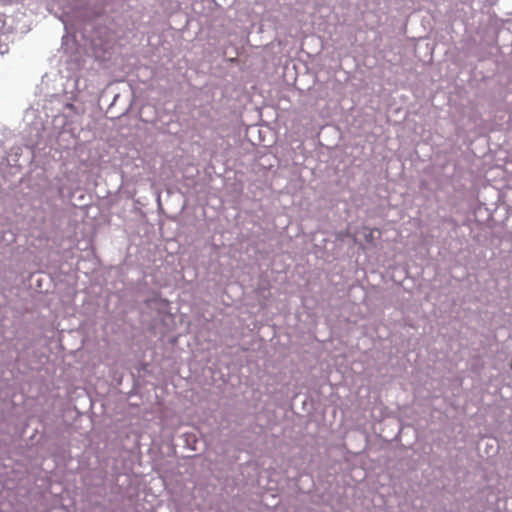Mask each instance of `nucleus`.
Segmentation results:
<instances>
[{
    "mask_svg": "<svg viewBox=\"0 0 512 512\" xmlns=\"http://www.w3.org/2000/svg\"><path fill=\"white\" fill-rule=\"evenodd\" d=\"M8 52V46L6 44L0 45V53L4 54Z\"/></svg>",
    "mask_w": 512,
    "mask_h": 512,
    "instance_id": "1",
    "label": "nucleus"
}]
</instances>
